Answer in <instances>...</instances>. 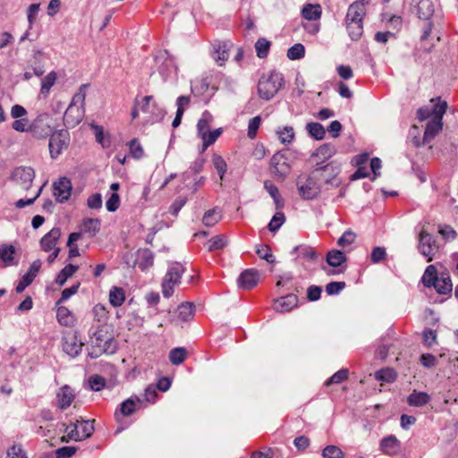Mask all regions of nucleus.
<instances>
[{
    "label": "nucleus",
    "instance_id": "24",
    "mask_svg": "<svg viewBox=\"0 0 458 458\" xmlns=\"http://www.w3.org/2000/svg\"><path fill=\"white\" fill-rule=\"evenodd\" d=\"M74 398L75 394L72 389L68 385H65L62 386L56 394L57 406L61 410H65L72 404Z\"/></svg>",
    "mask_w": 458,
    "mask_h": 458
},
{
    "label": "nucleus",
    "instance_id": "14",
    "mask_svg": "<svg viewBox=\"0 0 458 458\" xmlns=\"http://www.w3.org/2000/svg\"><path fill=\"white\" fill-rule=\"evenodd\" d=\"M72 182L66 177L60 178L53 184V194L57 202L63 203L67 201L71 196Z\"/></svg>",
    "mask_w": 458,
    "mask_h": 458
},
{
    "label": "nucleus",
    "instance_id": "33",
    "mask_svg": "<svg viewBox=\"0 0 458 458\" xmlns=\"http://www.w3.org/2000/svg\"><path fill=\"white\" fill-rule=\"evenodd\" d=\"M345 261V254L339 250H332L327 254V262L331 267H341Z\"/></svg>",
    "mask_w": 458,
    "mask_h": 458
},
{
    "label": "nucleus",
    "instance_id": "26",
    "mask_svg": "<svg viewBox=\"0 0 458 458\" xmlns=\"http://www.w3.org/2000/svg\"><path fill=\"white\" fill-rule=\"evenodd\" d=\"M15 253L16 249L12 244H2L0 246V259L4 263L5 267L18 265V261L14 258Z\"/></svg>",
    "mask_w": 458,
    "mask_h": 458
},
{
    "label": "nucleus",
    "instance_id": "59",
    "mask_svg": "<svg viewBox=\"0 0 458 458\" xmlns=\"http://www.w3.org/2000/svg\"><path fill=\"white\" fill-rule=\"evenodd\" d=\"M305 55V47L302 44L297 43L287 50V57L290 60H298Z\"/></svg>",
    "mask_w": 458,
    "mask_h": 458
},
{
    "label": "nucleus",
    "instance_id": "41",
    "mask_svg": "<svg viewBox=\"0 0 458 458\" xmlns=\"http://www.w3.org/2000/svg\"><path fill=\"white\" fill-rule=\"evenodd\" d=\"M375 377L378 381L393 383L396 380L397 374L394 369L385 368L377 370L375 374Z\"/></svg>",
    "mask_w": 458,
    "mask_h": 458
},
{
    "label": "nucleus",
    "instance_id": "37",
    "mask_svg": "<svg viewBox=\"0 0 458 458\" xmlns=\"http://www.w3.org/2000/svg\"><path fill=\"white\" fill-rule=\"evenodd\" d=\"M213 121V116L208 111L202 113L200 119L197 123L198 135L201 138L206 132L209 131L210 123Z\"/></svg>",
    "mask_w": 458,
    "mask_h": 458
},
{
    "label": "nucleus",
    "instance_id": "50",
    "mask_svg": "<svg viewBox=\"0 0 458 458\" xmlns=\"http://www.w3.org/2000/svg\"><path fill=\"white\" fill-rule=\"evenodd\" d=\"M271 42L264 38H260L255 43V49L257 56L259 58H265L267 56Z\"/></svg>",
    "mask_w": 458,
    "mask_h": 458
},
{
    "label": "nucleus",
    "instance_id": "49",
    "mask_svg": "<svg viewBox=\"0 0 458 458\" xmlns=\"http://www.w3.org/2000/svg\"><path fill=\"white\" fill-rule=\"evenodd\" d=\"M222 129L218 128L214 131H208L204 135H202L201 139L203 140L202 152L205 151L208 147L214 144L217 138L222 134Z\"/></svg>",
    "mask_w": 458,
    "mask_h": 458
},
{
    "label": "nucleus",
    "instance_id": "42",
    "mask_svg": "<svg viewBox=\"0 0 458 458\" xmlns=\"http://www.w3.org/2000/svg\"><path fill=\"white\" fill-rule=\"evenodd\" d=\"M431 102L433 103L430 107L431 113L433 114V119L441 120L443 118V115L445 114L447 104L445 101H441L440 98L432 99Z\"/></svg>",
    "mask_w": 458,
    "mask_h": 458
},
{
    "label": "nucleus",
    "instance_id": "4",
    "mask_svg": "<svg viewBox=\"0 0 458 458\" xmlns=\"http://www.w3.org/2000/svg\"><path fill=\"white\" fill-rule=\"evenodd\" d=\"M94 420H77L66 426L64 432L67 433L61 438L62 442H68L70 440L82 441L90 437L94 432Z\"/></svg>",
    "mask_w": 458,
    "mask_h": 458
},
{
    "label": "nucleus",
    "instance_id": "38",
    "mask_svg": "<svg viewBox=\"0 0 458 458\" xmlns=\"http://www.w3.org/2000/svg\"><path fill=\"white\" fill-rule=\"evenodd\" d=\"M125 301L123 289L113 286L109 293V301L114 307H120Z\"/></svg>",
    "mask_w": 458,
    "mask_h": 458
},
{
    "label": "nucleus",
    "instance_id": "21",
    "mask_svg": "<svg viewBox=\"0 0 458 458\" xmlns=\"http://www.w3.org/2000/svg\"><path fill=\"white\" fill-rule=\"evenodd\" d=\"M401 448V442L394 435L383 437L379 443L380 451L386 455H394Z\"/></svg>",
    "mask_w": 458,
    "mask_h": 458
},
{
    "label": "nucleus",
    "instance_id": "31",
    "mask_svg": "<svg viewBox=\"0 0 458 458\" xmlns=\"http://www.w3.org/2000/svg\"><path fill=\"white\" fill-rule=\"evenodd\" d=\"M430 401V396L426 392L413 391L407 398L410 406L421 407Z\"/></svg>",
    "mask_w": 458,
    "mask_h": 458
},
{
    "label": "nucleus",
    "instance_id": "45",
    "mask_svg": "<svg viewBox=\"0 0 458 458\" xmlns=\"http://www.w3.org/2000/svg\"><path fill=\"white\" fill-rule=\"evenodd\" d=\"M187 356L186 349L183 347H176L170 351L169 352V360L173 365H180L182 364Z\"/></svg>",
    "mask_w": 458,
    "mask_h": 458
},
{
    "label": "nucleus",
    "instance_id": "27",
    "mask_svg": "<svg viewBox=\"0 0 458 458\" xmlns=\"http://www.w3.org/2000/svg\"><path fill=\"white\" fill-rule=\"evenodd\" d=\"M136 264L141 271H145L152 267L154 264L153 252L149 249L139 250Z\"/></svg>",
    "mask_w": 458,
    "mask_h": 458
},
{
    "label": "nucleus",
    "instance_id": "57",
    "mask_svg": "<svg viewBox=\"0 0 458 458\" xmlns=\"http://www.w3.org/2000/svg\"><path fill=\"white\" fill-rule=\"evenodd\" d=\"M88 381L90 389L95 392L101 391L106 385V378L97 374L90 376Z\"/></svg>",
    "mask_w": 458,
    "mask_h": 458
},
{
    "label": "nucleus",
    "instance_id": "35",
    "mask_svg": "<svg viewBox=\"0 0 458 458\" xmlns=\"http://www.w3.org/2000/svg\"><path fill=\"white\" fill-rule=\"evenodd\" d=\"M100 229V220L98 218H86L81 224V231L94 236Z\"/></svg>",
    "mask_w": 458,
    "mask_h": 458
},
{
    "label": "nucleus",
    "instance_id": "44",
    "mask_svg": "<svg viewBox=\"0 0 458 458\" xmlns=\"http://www.w3.org/2000/svg\"><path fill=\"white\" fill-rule=\"evenodd\" d=\"M57 79L56 73L52 71L47 76H45L41 81V89L40 94L44 97H47L52 86L55 83Z\"/></svg>",
    "mask_w": 458,
    "mask_h": 458
},
{
    "label": "nucleus",
    "instance_id": "32",
    "mask_svg": "<svg viewBox=\"0 0 458 458\" xmlns=\"http://www.w3.org/2000/svg\"><path fill=\"white\" fill-rule=\"evenodd\" d=\"M335 152L336 149L334 144L325 143L317 148V150L313 153V156L321 159L322 162H325L333 157Z\"/></svg>",
    "mask_w": 458,
    "mask_h": 458
},
{
    "label": "nucleus",
    "instance_id": "62",
    "mask_svg": "<svg viewBox=\"0 0 458 458\" xmlns=\"http://www.w3.org/2000/svg\"><path fill=\"white\" fill-rule=\"evenodd\" d=\"M257 254L262 259L273 264L276 261L275 256L272 254L271 249L268 245H261L257 249Z\"/></svg>",
    "mask_w": 458,
    "mask_h": 458
},
{
    "label": "nucleus",
    "instance_id": "30",
    "mask_svg": "<svg viewBox=\"0 0 458 458\" xmlns=\"http://www.w3.org/2000/svg\"><path fill=\"white\" fill-rule=\"evenodd\" d=\"M322 10L319 4H307L301 10V15L308 21H318L321 17Z\"/></svg>",
    "mask_w": 458,
    "mask_h": 458
},
{
    "label": "nucleus",
    "instance_id": "13",
    "mask_svg": "<svg viewBox=\"0 0 458 458\" xmlns=\"http://www.w3.org/2000/svg\"><path fill=\"white\" fill-rule=\"evenodd\" d=\"M143 404V400L134 395L123 401L114 412V416L117 420H120V416L127 417L131 415L137 409H140Z\"/></svg>",
    "mask_w": 458,
    "mask_h": 458
},
{
    "label": "nucleus",
    "instance_id": "47",
    "mask_svg": "<svg viewBox=\"0 0 458 458\" xmlns=\"http://www.w3.org/2000/svg\"><path fill=\"white\" fill-rule=\"evenodd\" d=\"M227 245L226 237L223 234L212 237L207 243L208 250L212 252L224 249Z\"/></svg>",
    "mask_w": 458,
    "mask_h": 458
},
{
    "label": "nucleus",
    "instance_id": "46",
    "mask_svg": "<svg viewBox=\"0 0 458 458\" xmlns=\"http://www.w3.org/2000/svg\"><path fill=\"white\" fill-rule=\"evenodd\" d=\"M306 129H307L309 134L315 140H323L325 138L326 130L323 127V125L318 123H314V122L309 123L306 125Z\"/></svg>",
    "mask_w": 458,
    "mask_h": 458
},
{
    "label": "nucleus",
    "instance_id": "56",
    "mask_svg": "<svg viewBox=\"0 0 458 458\" xmlns=\"http://www.w3.org/2000/svg\"><path fill=\"white\" fill-rule=\"evenodd\" d=\"M127 145L133 158L140 159L143 157L144 150L137 138L131 140Z\"/></svg>",
    "mask_w": 458,
    "mask_h": 458
},
{
    "label": "nucleus",
    "instance_id": "55",
    "mask_svg": "<svg viewBox=\"0 0 458 458\" xmlns=\"http://www.w3.org/2000/svg\"><path fill=\"white\" fill-rule=\"evenodd\" d=\"M323 458H344L345 454L336 445H328L321 454Z\"/></svg>",
    "mask_w": 458,
    "mask_h": 458
},
{
    "label": "nucleus",
    "instance_id": "7",
    "mask_svg": "<svg viewBox=\"0 0 458 458\" xmlns=\"http://www.w3.org/2000/svg\"><path fill=\"white\" fill-rule=\"evenodd\" d=\"M70 143V133L66 130H58L53 132L49 138L48 147L50 156L55 159L66 149Z\"/></svg>",
    "mask_w": 458,
    "mask_h": 458
},
{
    "label": "nucleus",
    "instance_id": "23",
    "mask_svg": "<svg viewBox=\"0 0 458 458\" xmlns=\"http://www.w3.org/2000/svg\"><path fill=\"white\" fill-rule=\"evenodd\" d=\"M60 236L61 229L59 227L52 228L40 240V247L42 250L48 252L53 249H55L56 242L60 239Z\"/></svg>",
    "mask_w": 458,
    "mask_h": 458
},
{
    "label": "nucleus",
    "instance_id": "34",
    "mask_svg": "<svg viewBox=\"0 0 458 458\" xmlns=\"http://www.w3.org/2000/svg\"><path fill=\"white\" fill-rule=\"evenodd\" d=\"M56 318L58 322L65 327L73 323V316L67 307L56 305Z\"/></svg>",
    "mask_w": 458,
    "mask_h": 458
},
{
    "label": "nucleus",
    "instance_id": "54",
    "mask_svg": "<svg viewBox=\"0 0 458 458\" xmlns=\"http://www.w3.org/2000/svg\"><path fill=\"white\" fill-rule=\"evenodd\" d=\"M276 133L283 144L291 143L295 137L294 130L292 126H284L283 129H279Z\"/></svg>",
    "mask_w": 458,
    "mask_h": 458
},
{
    "label": "nucleus",
    "instance_id": "39",
    "mask_svg": "<svg viewBox=\"0 0 458 458\" xmlns=\"http://www.w3.org/2000/svg\"><path fill=\"white\" fill-rule=\"evenodd\" d=\"M79 267L78 266H75V265H72V264H68L66 265L57 275L56 278H55V283L62 286L65 284V282L67 281V279L69 277H71L77 270H78Z\"/></svg>",
    "mask_w": 458,
    "mask_h": 458
},
{
    "label": "nucleus",
    "instance_id": "2",
    "mask_svg": "<svg viewBox=\"0 0 458 458\" xmlns=\"http://www.w3.org/2000/svg\"><path fill=\"white\" fill-rule=\"evenodd\" d=\"M86 87L85 84L80 87L79 91L72 97V102L64 114V123L67 128L76 127L85 115Z\"/></svg>",
    "mask_w": 458,
    "mask_h": 458
},
{
    "label": "nucleus",
    "instance_id": "48",
    "mask_svg": "<svg viewBox=\"0 0 458 458\" xmlns=\"http://www.w3.org/2000/svg\"><path fill=\"white\" fill-rule=\"evenodd\" d=\"M212 164L216 170L220 180L223 181L227 171V164L225 160L220 155L214 153L212 156Z\"/></svg>",
    "mask_w": 458,
    "mask_h": 458
},
{
    "label": "nucleus",
    "instance_id": "51",
    "mask_svg": "<svg viewBox=\"0 0 458 458\" xmlns=\"http://www.w3.org/2000/svg\"><path fill=\"white\" fill-rule=\"evenodd\" d=\"M177 316L182 321H189L193 317V306L191 303H182L177 308Z\"/></svg>",
    "mask_w": 458,
    "mask_h": 458
},
{
    "label": "nucleus",
    "instance_id": "64",
    "mask_svg": "<svg viewBox=\"0 0 458 458\" xmlns=\"http://www.w3.org/2000/svg\"><path fill=\"white\" fill-rule=\"evenodd\" d=\"M356 239V234L352 232L351 230L345 231L343 235L338 239L337 244L342 247L345 248L352 244Z\"/></svg>",
    "mask_w": 458,
    "mask_h": 458
},
{
    "label": "nucleus",
    "instance_id": "9",
    "mask_svg": "<svg viewBox=\"0 0 458 458\" xmlns=\"http://www.w3.org/2000/svg\"><path fill=\"white\" fill-rule=\"evenodd\" d=\"M418 250L422 256L428 258V262L432 261L438 250L435 237L425 230H421L419 233Z\"/></svg>",
    "mask_w": 458,
    "mask_h": 458
},
{
    "label": "nucleus",
    "instance_id": "43",
    "mask_svg": "<svg viewBox=\"0 0 458 458\" xmlns=\"http://www.w3.org/2000/svg\"><path fill=\"white\" fill-rule=\"evenodd\" d=\"M346 29L350 38L352 40H358L363 33V22L346 21Z\"/></svg>",
    "mask_w": 458,
    "mask_h": 458
},
{
    "label": "nucleus",
    "instance_id": "36",
    "mask_svg": "<svg viewBox=\"0 0 458 458\" xmlns=\"http://www.w3.org/2000/svg\"><path fill=\"white\" fill-rule=\"evenodd\" d=\"M214 47H215V52L213 54V58L217 63H219L220 65H222L229 57L228 44L225 42L218 43L217 45L214 46Z\"/></svg>",
    "mask_w": 458,
    "mask_h": 458
},
{
    "label": "nucleus",
    "instance_id": "8",
    "mask_svg": "<svg viewBox=\"0 0 458 458\" xmlns=\"http://www.w3.org/2000/svg\"><path fill=\"white\" fill-rule=\"evenodd\" d=\"M312 171H318L319 173L318 181L321 187L324 185L338 186L339 182H336V177L340 173V166L334 162L318 166Z\"/></svg>",
    "mask_w": 458,
    "mask_h": 458
},
{
    "label": "nucleus",
    "instance_id": "63",
    "mask_svg": "<svg viewBox=\"0 0 458 458\" xmlns=\"http://www.w3.org/2000/svg\"><path fill=\"white\" fill-rule=\"evenodd\" d=\"M261 124V118L259 115H257L251 118L248 123V137L250 139H255L257 136L258 130Z\"/></svg>",
    "mask_w": 458,
    "mask_h": 458
},
{
    "label": "nucleus",
    "instance_id": "25",
    "mask_svg": "<svg viewBox=\"0 0 458 458\" xmlns=\"http://www.w3.org/2000/svg\"><path fill=\"white\" fill-rule=\"evenodd\" d=\"M417 15L420 19L428 21L435 12V5L432 0L416 1Z\"/></svg>",
    "mask_w": 458,
    "mask_h": 458
},
{
    "label": "nucleus",
    "instance_id": "53",
    "mask_svg": "<svg viewBox=\"0 0 458 458\" xmlns=\"http://www.w3.org/2000/svg\"><path fill=\"white\" fill-rule=\"evenodd\" d=\"M221 219V214L216 208L205 212L202 222L206 226H213Z\"/></svg>",
    "mask_w": 458,
    "mask_h": 458
},
{
    "label": "nucleus",
    "instance_id": "20",
    "mask_svg": "<svg viewBox=\"0 0 458 458\" xmlns=\"http://www.w3.org/2000/svg\"><path fill=\"white\" fill-rule=\"evenodd\" d=\"M366 15V8L364 0L355 1L350 4L345 21H359L363 22V18Z\"/></svg>",
    "mask_w": 458,
    "mask_h": 458
},
{
    "label": "nucleus",
    "instance_id": "6",
    "mask_svg": "<svg viewBox=\"0 0 458 458\" xmlns=\"http://www.w3.org/2000/svg\"><path fill=\"white\" fill-rule=\"evenodd\" d=\"M185 267L178 262L172 263L162 282V293L164 297L169 298L174 294V286L181 282L182 275Z\"/></svg>",
    "mask_w": 458,
    "mask_h": 458
},
{
    "label": "nucleus",
    "instance_id": "22",
    "mask_svg": "<svg viewBox=\"0 0 458 458\" xmlns=\"http://www.w3.org/2000/svg\"><path fill=\"white\" fill-rule=\"evenodd\" d=\"M117 350V343L114 338L109 335L101 345H98V348H94L89 355L92 359H96L102 354H113Z\"/></svg>",
    "mask_w": 458,
    "mask_h": 458
},
{
    "label": "nucleus",
    "instance_id": "60",
    "mask_svg": "<svg viewBox=\"0 0 458 458\" xmlns=\"http://www.w3.org/2000/svg\"><path fill=\"white\" fill-rule=\"evenodd\" d=\"M42 56V51L36 50L33 53L35 62L31 64L33 74L41 77L45 73L44 65L40 63L39 58Z\"/></svg>",
    "mask_w": 458,
    "mask_h": 458
},
{
    "label": "nucleus",
    "instance_id": "11",
    "mask_svg": "<svg viewBox=\"0 0 458 458\" xmlns=\"http://www.w3.org/2000/svg\"><path fill=\"white\" fill-rule=\"evenodd\" d=\"M271 172L279 179L284 180L291 171V166L283 151H278L270 159Z\"/></svg>",
    "mask_w": 458,
    "mask_h": 458
},
{
    "label": "nucleus",
    "instance_id": "5",
    "mask_svg": "<svg viewBox=\"0 0 458 458\" xmlns=\"http://www.w3.org/2000/svg\"><path fill=\"white\" fill-rule=\"evenodd\" d=\"M284 83L283 74L273 71L267 76H262L258 84V93L265 100H270Z\"/></svg>",
    "mask_w": 458,
    "mask_h": 458
},
{
    "label": "nucleus",
    "instance_id": "10",
    "mask_svg": "<svg viewBox=\"0 0 458 458\" xmlns=\"http://www.w3.org/2000/svg\"><path fill=\"white\" fill-rule=\"evenodd\" d=\"M34 178L35 171L30 166H18L11 174V180L25 191L31 188Z\"/></svg>",
    "mask_w": 458,
    "mask_h": 458
},
{
    "label": "nucleus",
    "instance_id": "52",
    "mask_svg": "<svg viewBox=\"0 0 458 458\" xmlns=\"http://www.w3.org/2000/svg\"><path fill=\"white\" fill-rule=\"evenodd\" d=\"M92 313L94 319L101 324H106L108 319V310L101 304L98 303L93 307Z\"/></svg>",
    "mask_w": 458,
    "mask_h": 458
},
{
    "label": "nucleus",
    "instance_id": "28",
    "mask_svg": "<svg viewBox=\"0 0 458 458\" xmlns=\"http://www.w3.org/2000/svg\"><path fill=\"white\" fill-rule=\"evenodd\" d=\"M443 123L441 120L431 119L428 122L424 135H423V143L430 142L437 134L442 130Z\"/></svg>",
    "mask_w": 458,
    "mask_h": 458
},
{
    "label": "nucleus",
    "instance_id": "29",
    "mask_svg": "<svg viewBox=\"0 0 458 458\" xmlns=\"http://www.w3.org/2000/svg\"><path fill=\"white\" fill-rule=\"evenodd\" d=\"M292 254H296V259L313 262L318 259V253L314 248L308 245L296 246Z\"/></svg>",
    "mask_w": 458,
    "mask_h": 458
},
{
    "label": "nucleus",
    "instance_id": "3",
    "mask_svg": "<svg viewBox=\"0 0 458 458\" xmlns=\"http://www.w3.org/2000/svg\"><path fill=\"white\" fill-rule=\"evenodd\" d=\"M318 171H311L309 174H301L297 177L295 183L301 199L312 200L319 197L322 187L318 181Z\"/></svg>",
    "mask_w": 458,
    "mask_h": 458
},
{
    "label": "nucleus",
    "instance_id": "58",
    "mask_svg": "<svg viewBox=\"0 0 458 458\" xmlns=\"http://www.w3.org/2000/svg\"><path fill=\"white\" fill-rule=\"evenodd\" d=\"M349 377V370L347 369H341L335 374H333L326 382L325 386L332 384H340L345 381Z\"/></svg>",
    "mask_w": 458,
    "mask_h": 458
},
{
    "label": "nucleus",
    "instance_id": "61",
    "mask_svg": "<svg viewBox=\"0 0 458 458\" xmlns=\"http://www.w3.org/2000/svg\"><path fill=\"white\" fill-rule=\"evenodd\" d=\"M285 221V216L283 212L276 213L270 220L267 228L270 232L277 231Z\"/></svg>",
    "mask_w": 458,
    "mask_h": 458
},
{
    "label": "nucleus",
    "instance_id": "15",
    "mask_svg": "<svg viewBox=\"0 0 458 458\" xmlns=\"http://www.w3.org/2000/svg\"><path fill=\"white\" fill-rule=\"evenodd\" d=\"M259 281V272L255 268H248L240 274L237 284L241 289L250 290L258 284Z\"/></svg>",
    "mask_w": 458,
    "mask_h": 458
},
{
    "label": "nucleus",
    "instance_id": "18",
    "mask_svg": "<svg viewBox=\"0 0 458 458\" xmlns=\"http://www.w3.org/2000/svg\"><path fill=\"white\" fill-rule=\"evenodd\" d=\"M157 63L161 61L160 65L158 66V72L162 75V77L165 80L169 77L173 72H177V65L172 55L168 54L167 51H165L164 54L160 55L156 58Z\"/></svg>",
    "mask_w": 458,
    "mask_h": 458
},
{
    "label": "nucleus",
    "instance_id": "1",
    "mask_svg": "<svg viewBox=\"0 0 458 458\" xmlns=\"http://www.w3.org/2000/svg\"><path fill=\"white\" fill-rule=\"evenodd\" d=\"M423 285L427 288L434 287L436 292L442 295L450 294L453 290V284L448 272H442L439 275L434 265L426 267L421 277Z\"/></svg>",
    "mask_w": 458,
    "mask_h": 458
},
{
    "label": "nucleus",
    "instance_id": "16",
    "mask_svg": "<svg viewBox=\"0 0 458 458\" xmlns=\"http://www.w3.org/2000/svg\"><path fill=\"white\" fill-rule=\"evenodd\" d=\"M42 266L40 259H36L30 265L27 273L20 279L18 284L15 287V291L18 293H21L30 284H32L33 280L37 276Z\"/></svg>",
    "mask_w": 458,
    "mask_h": 458
},
{
    "label": "nucleus",
    "instance_id": "17",
    "mask_svg": "<svg viewBox=\"0 0 458 458\" xmlns=\"http://www.w3.org/2000/svg\"><path fill=\"white\" fill-rule=\"evenodd\" d=\"M82 346L83 344L79 341L76 333L67 334L63 337V350L72 358L78 356L81 352Z\"/></svg>",
    "mask_w": 458,
    "mask_h": 458
},
{
    "label": "nucleus",
    "instance_id": "19",
    "mask_svg": "<svg viewBox=\"0 0 458 458\" xmlns=\"http://www.w3.org/2000/svg\"><path fill=\"white\" fill-rule=\"evenodd\" d=\"M298 296L293 293L276 299L274 302V310L277 312H288L298 305Z\"/></svg>",
    "mask_w": 458,
    "mask_h": 458
},
{
    "label": "nucleus",
    "instance_id": "40",
    "mask_svg": "<svg viewBox=\"0 0 458 458\" xmlns=\"http://www.w3.org/2000/svg\"><path fill=\"white\" fill-rule=\"evenodd\" d=\"M109 335H110L104 327H98L90 335L92 350L94 348H98V345H101Z\"/></svg>",
    "mask_w": 458,
    "mask_h": 458
},
{
    "label": "nucleus",
    "instance_id": "12",
    "mask_svg": "<svg viewBox=\"0 0 458 458\" xmlns=\"http://www.w3.org/2000/svg\"><path fill=\"white\" fill-rule=\"evenodd\" d=\"M49 116L47 114H40L30 125V131L38 139H44L51 136L52 127L48 123Z\"/></svg>",
    "mask_w": 458,
    "mask_h": 458
}]
</instances>
